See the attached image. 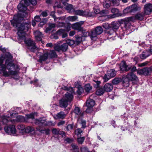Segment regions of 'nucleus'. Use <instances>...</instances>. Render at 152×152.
<instances>
[{
  "instance_id": "nucleus-12",
  "label": "nucleus",
  "mask_w": 152,
  "mask_h": 152,
  "mask_svg": "<svg viewBox=\"0 0 152 152\" xmlns=\"http://www.w3.org/2000/svg\"><path fill=\"white\" fill-rule=\"evenodd\" d=\"M151 71V66L150 68L145 67L142 69H140L137 72L140 74L148 75Z\"/></svg>"
},
{
  "instance_id": "nucleus-29",
  "label": "nucleus",
  "mask_w": 152,
  "mask_h": 152,
  "mask_svg": "<svg viewBox=\"0 0 152 152\" xmlns=\"http://www.w3.org/2000/svg\"><path fill=\"white\" fill-rule=\"evenodd\" d=\"M55 24L49 23L48 27L46 29L45 32L47 33L49 32L53 28L55 27Z\"/></svg>"
},
{
  "instance_id": "nucleus-4",
  "label": "nucleus",
  "mask_w": 152,
  "mask_h": 152,
  "mask_svg": "<svg viewBox=\"0 0 152 152\" xmlns=\"http://www.w3.org/2000/svg\"><path fill=\"white\" fill-rule=\"evenodd\" d=\"M138 81V79L136 75L133 73L129 72L126 76L125 78L123 80L124 86L126 87L129 86V82L132 81L137 82Z\"/></svg>"
},
{
  "instance_id": "nucleus-11",
  "label": "nucleus",
  "mask_w": 152,
  "mask_h": 152,
  "mask_svg": "<svg viewBox=\"0 0 152 152\" xmlns=\"http://www.w3.org/2000/svg\"><path fill=\"white\" fill-rule=\"evenodd\" d=\"M152 12V4L148 3L145 4L144 7V12L145 15H149Z\"/></svg>"
},
{
  "instance_id": "nucleus-26",
  "label": "nucleus",
  "mask_w": 152,
  "mask_h": 152,
  "mask_svg": "<svg viewBox=\"0 0 152 152\" xmlns=\"http://www.w3.org/2000/svg\"><path fill=\"white\" fill-rule=\"evenodd\" d=\"M1 119V122L3 124L5 125L7 124L10 121H11V119L9 118L7 116H3L2 117Z\"/></svg>"
},
{
  "instance_id": "nucleus-5",
  "label": "nucleus",
  "mask_w": 152,
  "mask_h": 152,
  "mask_svg": "<svg viewBox=\"0 0 152 152\" xmlns=\"http://www.w3.org/2000/svg\"><path fill=\"white\" fill-rule=\"evenodd\" d=\"M73 99V96L71 94L67 92L63 98L61 99L59 102L60 107L65 108L68 104V102H70Z\"/></svg>"
},
{
  "instance_id": "nucleus-40",
  "label": "nucleus",
  "mask_w": 152,
  "mask_h": 152,
  "mask_svg": "<svg viewBox=\"0 0 152 152\" xmlns=\"http://www.w3.org/2000/svg\"><path fill=\"white\" fill-rule=\"evenodd\" d=\"M61 50L63 51H66L67 49L68 45L66 43H64L61 45Z\"/></svg>"
},
{
  "instance_id": "nucleus-32",
  "label": "nucleus",
  "mask_w": 152,
  "mask_h": 152,
  "mask_svg": "<svg viewBox=\"0 0 152 152\" xmlns=\"http://www.w3.org/2000/svg\"><path fill=\"white\" fill-rule=\"evenodd\" d=\"M94 30L95 31L98 35L100 34L103 31L102 28L100 26L96 27L94 29Z\"/></svg>"
},
{
  "instance_id": "nucleus-31",
  "label": "nucleus",
  "mask_w": 152,
  "mask_h": 152,
  "mask_svg": "<svg viewBox=\"0 0 152 152\" xmlns=\"http://www.w3.org/2000/svg\"><path fill=\"white\" fill-rule=\"evenodd\" d=\"M132 26L131 25V23L128 20L125 21L124 23V27L126 30H129Z\"/></svg>"
},
{
  "instance_id": "nucleus-18",
  "label": "nucleus",
  "mask_w": 152,
  "mask_h": 152,
  "mask_svg": "<svg viewBox=\"0 0 152 152\" xmlns=\"http://www.w3.org/2000/svg\"><path fill=\"white\" fill-rule=\"evenodd\" d=\"M34 34L36 40L37 41L41 40L43 35L41 32L38 30L34 32Z\"/></svg>"
},
{
  "instance_id": "nucleus-55",
  "label": "nucleus",
  "mask_w": 152,
  "mask_h": 152,
  "mask_svg": "<svg viewBox=\"0 0 152 152\" xmlns=\"http://www.w3.org/2000/svg\"><path fill=\"white\" fill-rule=\"evenodd\" d=\"M86 122L85 120H82L80 122V124L82 125V128H84L86 127Z\"/></svg>"
},
{
  "instance_id": "nucleus-57",
  "label": "nucleus",
  "mask_w": 152,
  "mask_h": 152,
  "mask_svg": "<svg viewBox=\"0 0 152 152\" xmlns=\"http://www.w3.org/2000/svg\"><path fill=\"white\" fill-rule=\"evenodd\" d=\"M73 127V124H69L67 126L66 129L68 131L72 130Z\"/></svg>"
},
{
  "instance_id": "nucleus-42",
  "label": "nucleus",
  "mask_w": 152,
  "mask_h": 152,
  "mask_svg": "<svg viewBox=\"0 0 152 152\" xmlns=\"http://www.w3.org/2000/svg\"><path fill=\"white\" fill-rule=\"evenodd\" d=\"M66 43L67 45L70 46L73 45L75 43V41L73 40L67 39L66 41Z\"/></svg>"
},
{
  "instance_id": "nucleus-27",
  "label": "nucleus",
  "mask_w": 152,
  "mask_h": 152,
  "mask_svg": "<svg viewBox=\"0 0 152 152\" xmlns=\"http://www.w3.org/2000/svg\"><path fill=\"white\" fill-rule=\"evenodd\" d=\"M111 4V1L110 0H104L103 3V7L106 8L110 7Z\"/></svg>"
},
{
  "instance_id": "nucleus-63",
  "label": "nucleus",
  "mask_w": 152,
  "mask_h": 152,
  "mask_svg": "<svg viewBox=\"0 0 152 152\" xmlns=\"http://www.w3.org/2000/svg\"><path fill=\"white\" fill-rule=\"evenodd\" d=\"M38 80L37 79H35L34 80L31 81L30 82L31 84L33 83L34 85L36 86H37L38 85L37 82Z\"/></svg>"
},
{
  "instance_id": "nucleus-15",
  "label": "nucleus",
  "mask_w": 152,
  "mask_h": 152,
  "mask_svg": "<svg viewBox=\"0 0 152 152\" xmlns=\"http://www.w3.org/2000/svg\"><path fill=\"white\" fill-rule=\"evenodd\" d=\"M41 53L38 52L37 53V55L38 56H39V61L42 62V61H45L48 57V53H45L43 54L42 55H41Z\"/></svg>"
},
{
  "instance_id": "nucleus-51",
  "label": "nucleus",
  "mask_w": 152,
  "mask_h": 152,
  "mask_svg": "<svg viewBox=\"0 0 152 152\" xmlns=\"http://www.w3.org/2000/svg\"><path fill=\"white\" fill-rule=\"evenodd\" d=\"M66 9L68 11H71L73 10V6L71 4H68L66 6Z\"/></svg>"
},
{
  "instance_id": "nucleus-20",
  "label": "nucleus",
  "mask_w": 152,
  "mask_h": 152,
  "mask_svg": "<svg viewBox=\"0 0 152 152\" xmlns=\"http://www.w3.org/2000/svg\"><path fill=\"white\" fill-rule=\"evenodd\" d=\"M66 116V115L64 112L61 111L55 115L54 118L56 119H63Z\"/></svg>"
},
{
  "instance_id": "nucleus-43",
  "label": "nucleus",
  "mask_w": 152,
  "mask_h": 152,
  "mask_svg": "<svg viewBox=\"0 0 152 152\" xmlns=\"http://www.w3.org/2000/svg\"><path fill=\"white\" fill-rule=\"evenodd\" d=\"M92 87L89 84H87L85 86V90L87 92H89L91 89Z\"/></svg>"
},
{
  "instance_id": "nucleus-62",
  "label": "nucleus",
  "mask_w": 152,
  "mask_h": 152,
  "mask_svg": "<svg viewBox=\"0 0 152 152\" xmlns=\"http://www.w3.org/2000/svg\"><path fill=\"white\" fill-rule=\"evenodd\" d=\"M47 10H45L42 11L41 14V15L43 17H46L48 16Z\"/></svg>"
},
{
  "instance_id": "nucleus-61",
  "label": "nucleus",
  "mask_w": 152,
  "mask_h": 152,
  "mask_svg": "<svg viewBox=\"0 0 152 152\" xmlns=\"http://www.w3.org/2000/svg\"><path fill=\"white\" fill-rule=\"evenodd\" d=\"M58 34H57L56 32L55 33L53 34H52L51 36V38L56 39H57L58 38Z\"/></svg>"
},
{
  "instance_id": "nucleus-16",
  "label": "nucleus",
  "mask_w": 152,
  "mask_h": 152,
  "mask_svg": "<svg viewBox=\"0 0 152 152\" xmlns=\"http://www.w3.org/2000/svg\"><path fill=\"white\" fill-rule=\"evenodd\" d=\"M25 121L24 117L21 115H18L14 119H11V122L12 123H15V122H23Z\"/></svg>"
},
{
  "instance_id": "nucleus-38",
  "label": "nucleus",
  "mask_w": 152,
  "mask_h": 152,
  "mask_svg": "<svg viewBox=\"0 0 152 152\" xmlns=\"http://www.w3.org/2000/svg\"><path fill=\"white\" fill-rule=\"evenodd\" d=\"M77 17L76 16H69L67 18V19L70 21L74 22L76 21Z\"/></svg>"
},
{
  "instance_id": "nucleus-14",
  "label": "nucleus",
  "mask_w": 152,
  "mask_h": 152,
  "mask_svg": "<svg viewBox=\"0 0 152 152\" xmlns=\"http://www.w3.org/2000/svg\"><path fill=\"white\" fill-rule=\"evenodd\" d=\"M131 66L126 65L125 62L121 64L120 66V70L123 71H128L131 69Z\"/></svg>"
},
{
  "instance_id": "nucleus-19",
  "label": "nucleus",
  "mask_w": 152,
  "mask_h": 152,
  "mask_svg": "<svg viewBox=\"0 0 152 152\" xmlns=\"http://www.w3.org/2000/svg\"><path fill=\"white\" fill-rule=\"evenodd\" d=\"M81 24L79 22L76 23L71 25L73 29L77 30L79 31H81L83 28L81 26Z\"/></svg>"
},
{
  "instance_id": "nucleus-10",
  "label": "nucleus",
  "mask_w": 152,
  "mask_h": 152,
  "mask_svg": "<svg viewBox=\"0 0 152 152\" xmlns=\"http://www.w3.org/2000/svg\"><path fill=\"white\" fill-rule=\"evenodd\" d=\"M150 54H152V45L150 47V49L149 50H146L142 52L140 55V57L141 59H144L150 56Z\"/></svg>"
},
{
  "instance_id": "nucleus-22",
  "label": "nucleus",
  "mask_w": 152,
  "mask_h": 152,
  "mask_svg": "<svg viewBox=\"0 0 152 152\" xmlns=\"http://www.w3.org/2000/svg\"><path fill=\"white\" fill-rule=\"evenodd\" d=\"M145 14L144 12H139L137 13L135 15L136 18L137 20H142L143 19L144 17L145 16Z\"/></svg>"
},
{
  "instance_id": "nucleus-25",
  "label": "nucleus",
  "mask_w": 152,
  "mask_h": 152,
  "mask_svg": "<svg viewBox=\"0 0 152 152\" xmlns=\"http://www.w3.org/2000/svg\"><path fill=\"white\" fill-rule=\"evenodd\" d=\"M37 130L41 133L45 134L46 135H49L50 134V130L49 129H41L40 128H37Z\"/></svg>"
},
{
  "instance_id": "nucleus-48",
  "label": "nucleus",
  "mask_w": 152,
  "mask_h": 152,
  "mask_svg": "<svg viewBox=\"0 0 152 152\" xmlns=\"http://www.w3.org/2000/svg\"><path fill=\"white\" fill-rule=\"evenodd\" d=\"M136 20H137V19H136L135 15L134 16H132L128 18L127 19V20L129 22L130 21H134Z\"/></svg>"
},
{
  "instance_id": "nucleus-45",
  "label": "nucleus",
  "mask_w": 152,
  "mask_h": 152,
  "mask_svg": "<svg viewBox=\"0 0 152 152\" xmlns=\"http://www.w3.org/2000/svg\"><path fill=\"white\" fill-rule=\"evenodd\" d=\"M85 139V137H81L77 138V141L78 144H82Z\"/></svg>"
},
{
  "instance_id": "nucleus-13",
  "label": "nucleus",
  "mask_w": 152,
  "mask_h": 152,
  "mask_svg": "<svg viewBox=\"0 0 152 152\" xmlns=\"http://www.w3.org/2000/svg\"><path fill=\"white\" fill-rule=\"evenodd\" d=\"M104 33L107 36H110L112 35V37H110V38L113 37H115L117 35V33L113 29L111 28L110 27L108 29H107L105 31Z\"/></svg>"
},
{
  "instance_id": "nucleus-3",
  "label": "nucleus",
  "mask_w": 152,
  "mask_h": 152,
  "mask_svg": "<svg viewBox=\"0 0 152 152\" xmlns=\"http://www.w3.org/2000/svg\"><path fill=\"white\" fill-rule=\"evenodd\" d=\"M31 4L35 5L37 4L36 0H22L18 5L17 8L19 11L24 12L27 10V6Z\"/></svg>"
},
{
  "instance_id": "nucleus-46",
  "label": "nucleus",
  "mask_w": 152,
  "mask_h": 152,
  "mask_svg": "<svg viewBox=\"0 0 152 152\" xmlns=\"http://www.w3.org/2000/svg\"><path fill=\"white\" fill-rule=\"evenodd\" d=\"M111 1L112 4L113 6H117L119 4V1L118 0H112Z\"/></svg>"
},
{
  "instance_id": "nucleus-34",
  "label": "nucleus",
  "mask_w": 152,
  "mask_h": 152,
  "mask_svg": "<svg viewBox=\"0 0 152 152\" xmlns=\"http://www.w3.org/2000/svg\"><path fill=\"white\" fill-rule=\"evenodd\" d=\"M74 112L77 115L80 116L83 115V114L82 113H81L80 109L78 107H75L74 109Z\"/></svg>"
},
{
  "instance_id": "nucleus-17",
  "label": "nucleus",
  "mask_w": 152,
  "mask_h": 152,
  "mask_svg": "<svg viewBox=\"0 0 152 152\" xmlns=\"http://www.w3.org/2000/svg\"><path fill=\"white\" fill-rule=\"evenodd\" d=\"M74 11L76 15L83 16H86L88 15V12L82 10H74Z\"/></svg>"
},
{
  "instance_id": "nucleus-2",
  "label": "nucleus",
  "mask_w": 152,
  "mask_h": 152,
  "mask_svg": "<svg viewBox=\"0 0 152 152\" xmlns=\"http://www.w3.org/2000/svg\"><path fill=\"white\" fill-rule=\"evenodd\" d=\"M23 18L21 17V14H18L15 15L13 19L10 21L12 25L18 30L17 39L19 43H21L23 40H24L25 33L28 31L30 26L29 22L20 23V20H23Z\"/></svg>"
},
{
  "instance_id": "nucleus-30",
  "label": "nucleus",
  "mask_w": 152,
  "mask_h": 152,
  "mask_svg": "<svg viewBox=\"0 0 152 152\" xmlns=\"http://www.w3.org/2000/svg\"><path fill=\"white\" fill-rule=\"evenodd\" d=\"M128 7L131 13L134 12L137 10V6L135 4L132 5L131 6H128Z\"/></svg>"
},
{
  "instance_id": "nucleus-54",
  "label": "nucleus",
  "mask_w": 152,
  "mask_h": 152,
  "mask_svg": "<svg viewBox=\"0 0 152 152\" xmlns=\"http://www.w3.org/2000/svg\"><path fill=\"white\" fill-rule=\"evenodd\" d=\"M71 146L74 152L79 151V149L78 148V146L76 145L75 144H72Z\"/></svg>"
},
{
  "instance_id": "nucleus-47",
  "label": "nucleus",
  "mask_w": 152,
  "mask_h": 152,
  "mask_svg": "<svg viewBox=\"0 0 152 152\" xmlns=\"http://www.w3.org/2000/svg\"><path fill=\"white\" fill-rule=\"evenodd\" d=\"M17 128L20 130H23L25 128V126L24 125L20 124L17 126Z\"/></svg>"
},
{
  "instance_id": "nucleus-35",
  "label": "nucleus",
  "mask_w": 152,
  "mask_h": 152,
  "mask_svg": "<svg viewBox=\"0 0 152 152\" xmlns=\"http://www.w3.org/2000/svg\"><path fill=\"white\" fill-rule=\"evenodd\" d=\"M75 37L76 38L75 43L77 45L80 44L82 41V37L78 35L75 36Z\"/></svg>"
},
{
  "instance_id": "nucleus-41",
  "label": "nucleus",
  "mask_w": 152,
  "mask_h": 152,
  "mask_svg": "<svg viewBox=\"0 0 152 152\" xmlns=\"http://www.w3.org/2000/svg\"><path fill=\"white\" fill-rule=\"evenodd\" d=\"M49 55L51 58H55L57 57V55H56V52L54 50H52L50 52Z\"/></svg>"
},
{
  "instance_id": "nucleus-6",
  "label": "nucleus",
  "mask_w": 152,
  "mask_h": 152,
  "mask_svg": "<svg viewBox=\"0 0 152 152\" xmlns=\"http://www.w3.org/2000/svg\"><path fill=\"white\" fill-rule=\"evenodd\" d=\"M35 124L39 126H53V124L52 121H47L44 118H41L36 119L34 121Z\"/></svg>"
},
{
  "instance_id": "nucleus-21",
  "label": "nucleus",
  "mask_w": 152,
  "mask_h": 152,
  "mask_svg": "<svg viewBox=\"0 0 152 152\" xmlns=\"http://www.w3.org/2000/svg\"><path fill=\"white\" fill-rule=\"evenodd\" d=\"M113 86L111 83H107L104 86V91L109 92L112 90Z\"/></svg>"
},
{
  "instance_id": "nucleus-50",
  "label": "nucleus",
  "mask_w": 152,
  "mask_h": 152,
  "mask_svg": "<svg viewBox=\"0 0 152 152\" xmlns=\"http://www.w3.org/2000/svg\"><path fill=\"white\" fill-rule=\"evenodd\" d=\"M110 78H111L110 77L107 73L103 77L104 81L105 82H107L110 79Z\"/></svg>"
},
{
  "instance_id": "nucleus-7",
  "label": "nucleus",
  "mask_w": 152,
  "mask_h": 152,
  "mask_svg": "<svg viewBox=\"0 0 152 152\" xmlns=\"http://www.w3.org/2000/svg\"><path fill=\"white\" fill-rule=\"evenodd\" d=\"M24 41L25 44L28 46V49L31 51L33 52H35L37 50L38 48L35 46V43L34 41L31 39H26V37L24 40H23L22 42Z\"/></svg>"
},
{
  "instance_id": "nucleus-36",
  "label": "nucleus",
  "mask_w": 152,
  "mask_h": 152,
  "mask_svg": "<svg viewBox=\"0 0 152 152\" xmlns=\"http://www.w3.org/2000/svg\"><path fill=\"white\" fill-rule=\"evenodd\" d=\"M25 132L26 133H29L34 131V128L31 126H28L25 128Z\"/></svg>"
},
{
  "instance_id": "nucleus-23",
  "label": "nucleus",
  "mask_w": 152,
  "mask_h": 152,
  "mask_svg": "<svg viewBox=\"0 0 152 152\" xmlns=\"http://www.w3.org/2000/svg\"><path fill=\"white\" fill-rule=\"evenodd\" d=\"M89 35L92 40H95L97 38L98 34L94 30H92L89 34Z\"/></svg>"
},
{
  "instance_id": "nucleus-64",
  "label": "nucleus",
  "mask_w": 152,
  "mask_h": 152,
  "mask_svg": "<svg viewBox=\"0 0 152 152\" xmlns=\"http://www.w3.org/2000/svg\"><path fill=\"white\" fill-rule=\"evenodd\" d=\"M70 23H68V24L64 27L66 29V30L67 31H69L70 30Z\"/></svg>"
},
{
  "instance_id": "nucleus-49",
  "label": "nucleus",
  "mask_w": 152,
  "mask_h": 152,
  "mask_svg": "<svg viewBox=\"0 0 152 152\" xmlns=\"http://www.w3.org/2000/svg\"><path fill=\"white\" fill-rule=\"evenodd\" d=\"M65 31V30L63 29H60L56 31V33L59 35H61Z\"/></svg>"
},
{
  "instance_id": "nucleus-58",
  "label": "nucleus",
  "mask_w": 152,
  "mask_h": 152,
  "mask_svg": "<svg viewBox=\"0 0 152 152\" xmlns=\"http://www.w3.org/2000/svg\"><path fill=\"white\" fill-rule=\"evenodd\" d=\"M130 10L129 7H127L126 9H124L123 10V12L124 14H126L127 13H131V11H130Z\"/></svg>"
},
{
  "instance_id": "nucleus-8",
  "label": "nucleus",
  "mask_w": 152,
  "mask_h": 152,
  "mask_svg": "<svg viewBox=\"0 0 152 152\" xmlns=\"http://www.w3.org/2000/svg\"><path fill=\"white\" fill-rule=\"evenodd\" d=\"M5 131L7 133L12 134L14 136H16V129L15 126L14 125H10L8 126H6L4 128Z\"/></svg>"
},
{
  "instance_id": "nucleus-1",
  "label": "nucleus",
  "mask_w": 152,
  "mask_h": 152,
  "mask_svg": "<svg viewBox=\"0 0 152 152\" xmlns=\"http://www.w3.org/2000/svg\"><path fill=\"white\" fill-rule=\"evenodd\" d=\"M13 57L9 53L1 55L0 57V71L5 77L16 75L18 72L15 69V65L12 62Z\"/></svg>"
},
{
  "instance_id": "nucleus-37",
  "label": "nucleus",
  "mask_w": 152,
  "mask_h": 152,
  "mask_svg": "<svg viewBox=\"0 0 152 152\" xmlns=\"http://www.w3.org/2000/svg\"><path fill=\"white\" fill-rule=\"evenodd\" d=\"M104 92V89L102 88H100L96 90V94L98 96H101L103 94Z\"/></svg>"
},
{
  "instance_id": "nucleus-52",
  "label": "nucleus",
  "mask_w": 152,
  "mask_h": 152,
  "mask_svg": "<svg viewBox=\"0 0 152 152\" xmlns=\"http://www.w3.org/2000/svg\"><path fill=\"white\" fill-rule=\"evenodd\" d=\"M83 131L80 129H78L75 131L76 134L77 136H80Z\"/></svg>"
},
{
  "instance_id": "nucleus-59",
  "label": "nucleus",
  "mask_w": 152,
  "mask_h": 152,
  "mask_svg": "<svg viewBox=\"0 0 152 152\" xmlns=\"http://www.w3.org/2000/svg\"><path fill=\"white\" fill-rule=\"evenodd\" d=\"M66 23L62 22H58V26L59 27H64L65 26Z\"/></svg>"
},
{
  "instance_id": "nucleus-60",
  "label": "nucleus",
  "mask_w": 152,
  "mask_h": 152,
  "mask_svg": "<svg viewBox=\"0 0 152 152\" xmlns=\"http://www.w3.org/2000/svg\"><path fill=\"white\" fill-rule=\"evenodd\" d=\"M15 113H12L11 112H10V114H8L7 115V117L10 118H12L15 117Z\"/></svg>"
},
{
  "instance_id": "nucleus-28",
  "label": "nucleus",
  "mask_w": 152,
  "mask_h": 152,
  "mask_svg": "<svg viewBox=\"0 0 152 152\" xmlns=\"http://www.w3.org/2000/svg\"><path fill=\"white\" fill-rule=\"evenodd\" d=\"M107 73L110 77H113L115 76L116 72L114 69H113L107 71Z\"/></svg>"
},
{
  "instance_id": "nucleus-9",
  "label": "nucleus",
  "mask_w": 152,
  "mask_h": 152,
  "mask_svg": "<svg viewBox=\"0 0 152 152\" xmlns=\"http://www.w3.org/2000/svg\"><path fill=\"white\" fill-rule=\"evenodd\" d=\"M95 104V102L94 100L89 99L87 100L86 102V106L88 108L86 110L87 113H90L92 111V108Z\"/></svg>"
},
{
  "instance_id": "nucleus-24",
  "label": "nucleus",
  "mask_w": 152,
  "mask_h": 152,
  "mask_svg": "<svg viewBox=\"0 0 152 152\" xmlns=\"http://www.w3.org/2000/svg\"><path fill=\"white\" fill-rule=\"evenodd\" d=\"M111 25L110 28L115 32L119 28L120 26L119 24L117 22H113L111 23Z\"/></svg>"
},
{
  "instance_id": "nucleus-33",
  "label": "nucleus",
  "mask_w": 152,
  "mask_h": 152,
  "mask_svg": "<svg viewBox=\"0 0 152 152\" xmlns=\"http://www.w3.org/2000/svg\"><path fill=\"white\" fill-rule=\"evenodd\" d=\"M121 81L122 79L121 78H115L113 80L112 83L113 85H117Z\"/></svg>"
},
{
  "instance_id": "nucleus-56",
  "label": "nucleus",
  "mask_w": 152,
  "mask_h": 152,
  "mask_svg": "<svg viewBox=\"0 0 152 152\" xmlns=\"http://www.w3.org/2000/svg\"><path fill=\"white\" fill-rule=\"evenodd\" d=\"M108 11L107 10H102L101 12V13L103 15V16H105L106 15L108 14Z\"/></svg>"
},
{
  "instance_id": "nucleus-44",
  "label": "nucleus",
  "mask_w": 152,
  "mask_h": 152,
  "mask_svg": "<svg viewBox=\"0 0 152 152\" xmlns=\"http://www.w3.org/2000/svg\"><path fill=\"white\" fill-rule=\"evenodd\" d=\"M52 131L53 134L54 135H58L60 133V129H58L53 128Z\"/></svg>"
},
{
  "instance_id": "nucleus-53",
  "label": "nucleus",
  "mask_w": 152,
  "mask_h": 152,
  "mask_svg": "<svg viewBox=\"0 0 152 152\" xmlns=\"http://www.w3.org/2000/svg\"><path fill=\"white\" fill-rule=\"evenodd\" d=\"M103 27L105 29H108L110 27V26L109 24L107 23H104L102 25Z\"/></svg>"
},
{
  "instance_id": "nucleus-39",
  "label": "nucleus",
  "mask_w": 152,
  "mask_h": 152,
  "mask_svg": "<svg viewBox=\"0 0 152 152\" xmlns=\"http://www.w3.org/2000/svg\"><path fill=\"white\" fill-rule=\"evenodd\" d=\"M77 93L79 95H81L83 92L84 90L80 85H79L77 88Z\"/></svg>"
}]
</instances>
